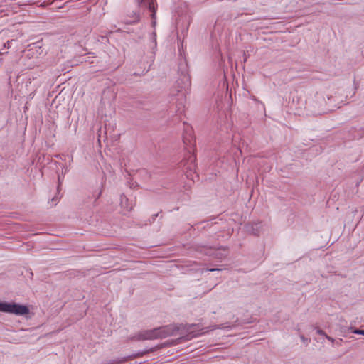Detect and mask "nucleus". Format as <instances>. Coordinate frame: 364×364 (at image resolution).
<instances>
[{"instance_id": "obj_11", "label": "nucleus", "mask_w": 364, "mask_h": 364, "mask_svg": "<svg viewBox=\"0 0 364 364\" xmlns=\"http://www.w3.org/2000/svg\"><path fill=\"white\" fill-rule=\"evenodd\" d=\"M61 182H60V176H58V188L59 189V187H60V185Z\"/></svg>"}, {"instance_id": "obj_2", "label": "nucleus", "mask_w": 364, "mask_h": 364, "mask_svg": "<svg viewBox=\"0 0 364 364\" xmlns=\"http://www.w3.org/2000/svg\"><path fill=\"white\" fill-rule=\"evenodd\" d=\"M138 6L139 10L132 11L128 14L127 18L124 20L126 24H136L140 21L141 10H148L151 12V18L152 19V25H156V14L157 9L156 0H135Z\"/></svg>"}, {"instance_id": "obj_10", "label": "nucleus", "mask_w": 364, "mask_h": 364, "mask_svg": "<svg viewBox=\"0 0 364 364\" xmlns=\"http://www.w3.org/2000/svg\"><path fill=\"white\" fill-rule=\"evenodd\" d=\"M326 338L329 341H331V342H332V343H333V342H334V339H333L332 337L328 336L327 335V336H326Z\"/></svg>"}, {"instance_id": "obj_4", "label": "nucleus", "mask_w": 364, "mask_h": 364, "mask_svg": "<svg viewBox=\"0 0 364 364\" xmlns=\"http://www.w3.org/2000/svg\"><path fill=\"white\" fill-rule=\"evenodd\" d=\"M189 154L190 156L188 159L189 164H187L186 167L185 168L187 178H190L192 181H194V176L193 174L195 173V170L196 167V165L195 164L196 156L191 155V154Z\"/></svg>"}, {"instance_id": "obj_5", "label": "nucleus", "mask_w": 364, "mask_h": 364, "mask_svg": "<svg viewBox=\"0 0 364 364\" xmlns=\"http://www.w3.org/2000/svg\"><path fill=\"white\" fill-rule=\"evenodd\" d=\"M186 97L184 94H178L176 102V114L181 115L185 110Z\"/></svg>"}, {"instance_id": "obj_3", "label": "nucleus", "mask_w": 364, "mask_h": 364, "mask_svg": "<svg viewBox=\"0 0 364 364\" xmlns=\"http://www.w3.org/2000/svg\"><path fill=\"white\" fill-rule=\"evenodd\" d=\"M0 311L22 316L28 314L29 309L25 305L0 302Z\"/></svg>"}, {"instance_id": "obj_9", "label": "nucleus", "mask_w": 364, "mask_h": 364, "mask_svg": "<svg viewBox=\"0 0 364 364\" xmlns=\"http://www.w3.org/2000/svg\"><path fill=\"white\" fill-rule=\"evenodd\" d=\"M300 338L303 343H308V339L304 337V336L301 335Z\"/></svg>"}, {"instance_id": "obj_6", "label": "nucleus", "mask_w": 364, "mask_h": 364, "mask_svg": "<svg viewBox=\"0 0 364 364\" xmlns=\"http://www.w3.org/2000/svg\"><path fill=\"white\" fill-rule=\"evenodd\" d=\"M215 257L218 259H223L224 257H225V255L221 253V252H217L215 255Z\"/></svg>"}, {"instance_id": "obj_12", "label": "nucleus", "mask_w": 364, "mask_h": 364, "mask_svg": "<svg viewBox=\"0 0 364 364\" xmlns=\"http://www.w3.org/2000/svg\"><path fill=\"white\" fill-rule=\"evenodd\" d=\"M157 216H158V213L154 214V215H153V220H155V218H156Z\"/></svg>"}, {"instance_id": "obj_1", "label": "nucleus", "mask_w": 364, "mask_h": 364, "mask_svg": "<svg viewBox=\"0 0 364 364\" xmlns=\"http://www.w3.org/2000/svg\"><path fill=\"white\" fill-rule=\"evenodd\" d=\"M223 325H213L206 328H200L198 325H176L170 324L150 330H143L136 333L129 338L130 341H141L146 340H154L159 338H165L175 335L177 331H184L186 334L184 338L186 340H191L205 334L206 332L215 329H222L227 328Z\"/></svg>"}, {"instance_id": "obj_7", "label": "nucleus", "mask_w": 364, "mask_h": 364, "mask_svg": "<svg viewBox=\"0 0 364 364\" xmlns=\"http://www.w3.org/2000/svg\"><path fill=\"white\" fill-rule=\"evenodd\" d=\"M353 333L355 334H358V335H363L364 336V330H361V329H355Z\"/></svg>"}, {"instance_id": "obj_8", "label": "nucleus", "mask_w": 364, "mask_h": 364, "mask_svg": "<svg viewBox=\"0 0 364 364\" xmlns=\"http://www.w3.org/2000/svg\"><path fill=\"white\" fill-rule=\"evenodd\" d=\"M316 333L319 335L324 336L325 337L327 336V334L320 328H316Z\"/></svg>"}, {"instance_id": "obj_13", "label": "nucleus", "mask_w": 364, "mask_h": 364, "mask_svg": "<svg viewBox=\"0 0 364 364\" xmlns=\"http://www.w3.org/2000/svg\"><path fill=\"white\" fill-rule=\"evenodd\" d=\"M215 270H219L218 269H209V271H215Z\"/></svg>"}]
</instances>
